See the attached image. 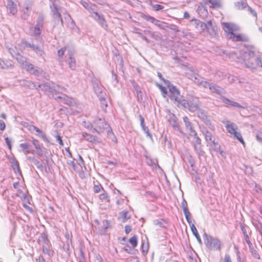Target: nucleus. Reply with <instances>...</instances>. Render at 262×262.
I'll use <instances>...</instances> for the list:
<instances>
[{
    "mask_svg": "<svg viewBox=\"0 0 262 262\" xmlns=\"http://www.w3.org/2000/svg\"><path fill=\"white\" fill-rule=\"evenodd\" d=\"M239 56L247 68L252 69H256L258 66L262 68V59L255 55L253 48L241 50Z\"/></svg>",
    "mask_w": 262,
    "mask_h": 262,
    "instance_id": "nucleus-1",
    "label": "nucleus"
},
{
    "mask_svg": "<svg viewBox=\"0 0 262 262\" xmlns=\"http://www.w3.org/2000/svg\"><path fill=\"white\" fill-rule=\"evenodd\" d=\"M190 70L192 73L191 74L187 73V76L189 79L194 82L202 85L204 88L209 89L212 93H215L219 95H221L226 93L225 90L222 88L216 85L213 83H210L206 81L203 78L200 77L199 75L194 72L192 68H191Z\"/></svg>",
    "mask_w": 262,
    "mask_h": 262,
    "instance_id": "nucleus-2",
    "label": "nucleus"
},
{
    "mask_svg": "<svg viewBox=\"0 0 262 262\" xmlns=\"http://www.w3.org/2000/svg\"><path fill=\"white\" fill-rule=\"evenodd\" d=\"M180 104L185 108L188 109L190 112H194L199 110L201 102L198 97L194 96H189L187 100L182 99Z\"/></svg>",
    "mask_w": 262,
    "mask_h": 262,
    "instance_id": "nucleus-3",
    "label": "nucleus"
},
{
    "mask_svg": "<svg viewBox=\"0 0 262 262\" xmlns=\"http://www.w3.org/2000/svg\"><path fill=\"white\" fill-rule=\"evenodd\" d=\"M204 243L206 247L211 250H219L221 248L222 243L217 238L204 233L203 234Z\"/></svg>",
    "mask_w": 262,
    "mask_h": 262,
    "instance_id": "nucleus-4",
    "label": "nucleus"
},
{
    "mask_svg": "<svg viewBox=\"0 0 262 262\" xmlns=\"http://www.w3.org/2000/svg\"><path fill=\"white\" fill-rule=\"evenodd\" d=\"M225 124L227 132L234 138L237 139L242 144H245V142L242 138L240 132H238V127L236 124L230 122L229 120L225 121L223 122Z\"/></svg>",
    "mask_w": 262,
    "mask_h": 262,
    "instance_id": "nucleus-5",
    "label": "nucleus"
},
{
    "mask_svg": "<svg viewBox=\"0 0 262 262\" xmlns=\"http://www.w3.org/2000/svg\"><path fill=\"white\" fill-rule=\"evenodd\" d=\"M95 127L92 130V132H97L99 134L103 132L104 129L109 128V124H107L103 119L97 118L96 119L94 122ZM109 129L107 130V132Z\"/></svg>",
    "mask_w": 262,
    "mask_h": 262,
    "instance_id": "nucleus-6",
    "label": "nucleus"
},
{
    "mask_svg": "<svg viewBox=\"0 0 262 262\" xmlns=\"http://www.w3.org/2000/svg\"><path fill=\"white\" fill-rule=\"evenodd\" d=\"M92 84L94 91L99 98H106V94L105 92L104 88L98 80H93L92 81Z\"/></svg>",
    "mask_w": 262,
    "mask_h": 262,
    "instance_id": "nucleus-7",
    "label": "nucleus"
},
{
    "mask_svg": "<svg viewBox=\"0 0 262 262\" xmlns=\"http://www.w3.org/2000/svg\"><path fill=\"white\" fill-rule=\"evenodd\" d=\"M167 86L170 93V98L171 100H174L178 103L180 104L182 99L179 91L177 89L176 86L170 84V83L167 84Z\"/></svg>",
    "mask_w": 262,
    "mask_h": 262,
    "instance_id": "nucleus-8",
    "label": "nucleus"
},
{
    "mask_svg": "<svg viewBox=\"0 0 262 262\" xmlns=\"http://www.w3.org/2000/svg\"><path fill=\"white\" fill-rule=\"evenodd\" d=\"M55 99L58 102H63V103L69 105L76 106L77 104L75 99H74L66 95H63L62 96H58L55 98Z\"/></svg>",
    "mask_w": 262,
    "mask_h": 262,
    "instance_id": "nucleus-9",
    "label": "nucleus"
},
{
    "mask_svg": "<svg viewBox=\"0 0 262 262\" xmlns=\"http://www.w3.org/2000/svg\"><path fill=\"white\" fill-rule=\"evenodd\" d=\"M202 132L204 135L206 141L207 142L208 144H209L211 147H214V148H216L217 145V143L215 142L214 138L211 133L206 129L202 130Z\"/></svg>",
    "mask_w": 262,
    "mask_h": 262,
    "instance_id": "nucleus-10",
    "label": "nucleus"
},
{
    "mask_svg": "<svg viewBox=\"0 0 262 262\" xmlns=\"http://www.w3.org/2000/svg\"><path fill=\"white\" fill-rule=\"evenodd\" d=\"M21 43L25 48H31L34 51L36 52L37 54L39 56H41L44 54L43 50L39 46H35L33 43H31L25 40H23Z\"/></svg>",
    "mask_w": 262,
    "mask_h": 262,
    "instance_id": "nucleus-11",
    "label": "nucleus"
},
{
    "mask_svg": "<svg viewBox=\"0 0 262 262\" xmlns=\"http://www.w3.org/2000/svg\"><path fill=\"white\" fill-rule=\"evenodd\" d=\"M222 26L224 30L228 34V37L229 38L231 33L237 30V27L234 24L228 23H223Z\"/></svg>",
    "mask_w": 262,
    "mask_h": 262,
    "instance_id": "nucleus-12",
    "label": "nucleus"
},
{
    "mask_svg": "<svg viewBox=\"0 0 262 262\" xmlns=\"http://www.w3.org/2000/svg\"><path fill=\"white\" fill-rule=\"evenodd\" d=\"M168 121L174 129L178 130H180V126L178 123L177 117L173 114L169 112H168Z\"/></svg>",
    "mask_w": 262,
    "mask_h": 262,
    "instance_id": "nucleus-13",
    "label": "nucleus"
},
{
    "mask_svg": "<svg viewBox=\"0 0 262 262\" xmlns=\"http://www.w3.org/2000/svg\"><path fill=\"white\" fill-rule=\"evenodd\" d=\"M91 14L92 15V16L96 20H97L99 22V23L102 26V27L107 26L106 24H105V21L104 20L103 16L99 14L97 12L95 11V9L91 13Z\"/></svg>",
    "mask_w": 262,
    "mask_h": 262,
    "instance_id": "nucleus-14",
    "label": "nucleus"
},
{
    "mask_svg": "<svg viewBox=\"0 0 262 262\" xmlns=\"http://www.w3.org/2000/svg\"><path fill=\"white\" fill-rule=\"evenodd\" d=\"M205 25L206 26L205 29L207 30V32L210 35H213L216 34L217 30L216 26L211 20H208Z\"/></svg>",
    "mask_w": 262,
    "mask_h": 262,
    "instance_id": "nucleus-15",
    "label": "nucleus"
},
{
    "mask_svg": "<svg viewBox=\"0 0 262 262\" xmlns=\"http://www.w3.org/2000/svg\"><path fill=\"white\" fill-rule=\"evenodd\" d=\"M131 214L127 210H123L119 212L118 220L122 223H125L127 220L130 219Z\"/></svg>",
    "mask_w": 262,
    "mask_h": 262,
    "instance_id": "nucleus-16",
    "label": "nucleus"
},
{
    "mask_svg": "<svg viewBox=\"0 0 262 262\" xmlns=\"http://www.w3.org/2000/svg\"><path fill=\"white\" fill-rule=\"evenodd\" d=\"M7 8L12 15L16 14L17 11L16 4L12 0H7Z\"/></svg>",
    "mask_w": 262,
    "mask_h": 262,
    "instance_id": "nucleus-17",
    "label": "nucleus"
},
{
    "mask_svg": "<svg viewBox=\"0 0 262 262\" xmlns=\"http://www.w3.org/2000/svg\"><path fill=\"white\" fill-rule=\"evenodd\" d=\"M38 87L40 89L45 92H54V90H56V89L54 88V85H52L51 83L46 82L44 83L40 84L38 85Z\"/></svg>",
    "mask_w": 262,
    "mask_h": 262,
    "instance_id": "nucleus-18",
    "label": "nucleus"
},
{
    "mask_svg": "<svg viewBox=\"0 0 262 262\" xmlns=\"http://www.w3.org/2000/svg\"><path fill=\"white\" fill-rule=\"evenodd\" d=\"M221 100L227 106H233L238 108H243L242 106L239 103L231 100L224 97H221Z\"/></svg>",
    "mask_w": 262,
    "mask_h": 262,
    "instance_id": "nucleus-19",
    "label": "nucleus"
},
{
    "mask_svg": "<svg viewBox=\"0 0 262 262\" xmlns=\"http://www.w3.org/2000/svg\"><path fill=\"white\" fill-rule=\"evenodd\" d=\"M32 3L31 1L26 2L25 4V7L23 9V12L24 13V18H26L29 15V14L32 9Z\"/></svg>",
    "mask_w": 262,
    "mask_h": 262,
    "instance_id": "nucleus-20",
    "label": "nucleus"
},
{
    "mask_svg": "<svg viewBox=\"0 0 262 262\" xmlns=\"http://www.w3.org/2000/svg\"><path fill=\"white\" fill-rule=\"evenodd\" d=\"M52 16L54 19L55 23L57 21H60L62 26L63 25V19L61 17L60 13L59 12V10L55 9L51 11Z\"/></svg>",
    "mask_w": 262,
    "mask_h": 262,
    "instance_id": "nucleus-21",
    "label": "nucleus"
},
{
    "mask_svg": "<svg viewBox=\"0 0 262 262\" xmlns=\"http://www.w3.org/2000/svg\"><path fill=\"white\" fill-rule=\"evenodd\" d=\"M183 121L185 123L186 129L192 133L193 135H196V131L193 129L191 123L189 121V119L187 117H183Z\"/></svg>",
    "mask_w": 262,
    "mask_h": 262,
    "instance_id": "nucleus-22",
    "label": "nucleus"
},
{
    "mask_svg": "<svg viewBox=\"0 0 262 262\" xmlns=\"http://www.w3.org/2000/svg\"><path fill=\"white\" fill-rule=\"evenodd\" d=\"M51 244L48 245H42V252L45 254L48 255L49 256L53 255L54 251L51 248Z\"/></svg>",
    "mask_w": 262,
    "mask_h": 262,
    "instance_id": "nucleus-23",
    "label": "nucleus"
},
{
    "mask_svg": "<svg viewBox=\"0 0 262 262\" xmlns=\"http://www.w3.org/2000/svg\"><path fill=\"white\" fill-rule=\"evenodd\" d=\"M192 21L194 22L195 27L199 31H204L206 27L205 23L196 19H193Z\"/></svg>",
    "mask_w": 262,
    "mask_h": 262,
    "instance_id": "nucleus-24",
    "label": "nucleus"
},
{
    "mask_svg": "<svg viewBox=\"0 0 262 262\" xmlns=\"http://www.w3.org/2000/svg\"><path fill=\"white\" fill-rule=\"evenodd\" d=\"M38 243L42 245H48L51 244L48 238L47 235L45 233H42L38 238Z\"/></svg>",
    "mask_w": 262,
    "mask_h": 262,
    "instance_id": "nucleus-25",
    "label": "nucleus"
},
{
    "mask_svg": "<svg viewBox=\"0 0 262 262\" xmlns=\"http://www.w3.org/2000/svg\"><path fill=\"white\" fill-rule=\"evenodd\" d=\"M37 168L42 170L46 168V165L42 161H39L35 159L33 163Z\"/></svg>",
    "mask_w": 262,
    "mask_h": 262,
    "instance_id": "nucleus-26",
    "label": "nucleus"
},
{
    "mask_svg": "<svg viewBox=\"0 0 262 262\" xmlns=\"http://www.w3.org/2000/svg\"><path fill=\"white\" fill-rule=\"evenodd\" d=\"M20 147L21 148L22 150L25 155L31 152V146L27 143H21L20 144Z\"/></svg>",
    "mask_w": 262,
    "mask_h": 262,
    "instance_id": "nucleus-27",
    "label": "nucleus"
},
{
    "mask_svg": "<svg viewBox=\"0 0 262 262\" xmlns=\"http://www.w3.org/2000/svg\"><path fill=\"white\" fill-rule=\"evenodd\" d=\"M153 223L155 225L161 228H165L166 225V221L162 219L155 220Z\"/></svg>",
    "mask_w": 262,
    "mask_h": 262,
    "instance_id": "nucleus-28",
    "label": "nucleus"
},
{
    "mask_svg": "<svg viewBox=\"0 0 262 262\" xmlns=\"http://www.w3.org/2000/svg\"><path fill=\"white\" fill-rule=\"evenodd\" d=\"M190 228H191V230L193 233V234L194 235V236L196 237V238L197 239L198 241L200 243H202V241H201V237L198 232V231H197V229L195 227V226H194V225L193 224H192L191 225H190Z\"/></svg>",
    "mask_w": 262,
    "mask_h": 262,
    "instance_id": "nucleus-29",
    "label": "nucleus"
},
{
    "mask_svg": "<svg viewBox=\"0 0 262 262\" xmlns=\"http://www.w3.org/2000/svg\"><path fill=\"white\" fill-rule=\"evenodd\" d=\"M30 74L36 76H39L45 74V72L41 68L36 67L32 70Z\"/></svg>",
    "mask_w": 262,
    "mask_h": 262,
    "instance_id": "nucleus-30",
    "label": "nucleus"
},
{
    "mask_svg": "<svg viewBox=\"0 0 262 262\" xmlns=\"http://www.w3.org/2000/svg\"><path fill=\"white\" fill-rule=\"evenodd\" d=\"M235 6L238 10H242L246 8L248 6L247 3L245 1L237 2L235 3Z\"/></svg>",
    "mask_w": 262,
    "mask_h": 262,
    "instance_id": "nucleus-31",
    "label": "nucleus"
},
{
    "mask_svg": "<svg viewBox=\"0 0 262 262\" xmlns=\"http://www.w3.org/2000/svg\"><path fill=\"white\" fill-rule=\"evenodd\" d=\"M82 137L84 138L86 141L90 142H94L96 141L95 137L93 136V135L87 134L86 133H82Z\"/></svg>",
    "mask_w": 262,
    "mask_h": 262,
    "instance_id": "nucleus-32",
    "label": "nucleus"
},
{
    "mask_svg": "<svg viewBox=\"0 0 262 262\" xmlns=\"http://www.w3.org/2000/svg\"><path fill=\"white\" fill-rule=\"evenodd\" d=\"M17 61L23 67L25 66V64L27 63L26 61V59L25 57L20 55L19 54H16V57H15Z\"/></svg>",
    "mask_w": 262,
    "mask_h": 262,
    "instance_id": "nucleus-33",
    "label": "nucleus"
},
{
    "mask_svg": "<svg viewBox=\"0 0 262 262\" xmlns=\"http://www.w3.org/2000/svg\"><path fill=\"white\" fill-rule=\"evenodd\" d=\"M68 64L69 68L73 70H75L76 67V60L74 57H70L68 59Z\"/></svg>",
    "mask_w": 262,
    "mask_h": 262,
    "instance_id": "nucleus-34",
    "label": "nucleus"
},
{
    "mask_svg": "<svg viewBox=\"0 0 262 262\" xmlns=\"http://www.w3.org/2000/svg\"><path fill=\"white\" fill-rule=\"evenodd\" d=\"M12 163V167L15 172H18L19 173L20 172V169L19 166V163L17 161L15 160H13L11 162Z\"/></svg>",
    "mask_w": 262,
    "mask_h": 262,
    "instance_id": "nucleus-35",
    "label": "nucleus"
},
{
    "mask_svg": "<svg viewBox=\"0 0 262 262\" xmlns=\"http://www.w3.org/2000/svg\"><path fill=\"white\" fill-rule=\"evenodd\" d=\"M229 38L232 39L233 41H236L244 40L243 37L241 35H236L234 33L231 34L230 36H229Z\"/></svg>",
    "mask_w": 262,
    "mask_h": 262,
    "instance_id": "nucleus-36",
    "label": "nucleus"
},
{
    "mask_svg": "<svg viewBox=\"0 0 262 262\" xmlns=\"http://www.w3.org/2000/svg\"><path fill=\"white\" fill-rule=\"evenodd\" d=\"M156 22L154 21V24L156 26H158L159 28L161 29H166V28H168L167 26H166V23L164 22H161L159 20L156 19Z\"/></svg>",
    "mask_w": 262,
    "mask_h": 262,
    "instance_id": "nucleus-37",
    "label": "nucleus"
},
{
    "mask_svg": "<svg viewBox=\"0 0 262 262\" xmlns=\"http://www.w3.org/2000/svg\"><path fill=\"white\" fill-rule=\"evenodd\" d=\"M44 16L40 14L38 17L36 26L42 28L43 25Z\"/></svg>",
    "mask_w": 262,
    "mask_h": 262,
    "instance_id": "nucleus-38",
    "label": "nucleus"
},
{
    "mask_svg": "<svg viewBox=\"0 0 262 262\" xmlns=\"http://www.w3.org/2000/svg\"><path fill=\"white\" fill-rule=\"evenodd\" d=\"M101 190L104 191L101 184H99L98 183V184H94L93 191L95 193L100 192Z\"/></svg>",
    "mask_w": 262,
    "mask_h": 262,
    "instance_id": "nucleus-39",
    "label": "nucleus"
},
{
    "mask_svg": "<svg viewBox=\"0 0 262 262\" xmlns=\"http://www.w3.org/2000/svg\"><path fill=\"white\" fill-rule=\"evenodd\" d=\"M194 148L199 156H203L204 155V151L202 149L201 145H194Z\"/></svg>",
    "mask_w": 262,
    "mask_h": 262,
    "instance_id": "nucleus-40",
    "label": "nucleus"
},
{
    "mask_svg": "<svg viewBox=\"0 0 262 262\" xmlns=\"http://www.w3.org/2000/svg\"><path fill=\"white\" fill-rule=\"evenodd\" d=\"M35 68V67L33 64L28 62L26 63L25 66L24 67V68H25L26 70V71L29 72L30 73L32 71V70H33V69Z\"/></svg>",
    "mask_w": 262,
    "mask_h": 262,
    "instance_id": "nucleus-41",
    "label": "nucleus"
},
{
    "mask_svg": "<svg viewBox=\"0 0 262 262\" xmlns=\"http://www.w3.org/2000/svg\"><path fill=\"white\" fill-rule=\"evenodd\" d=\"M81 4L85 9H88L90 13H91L95 9L94 8H92L90 6V4L86 2L82 1Z\"/></svg>",
    "mask_w": 262,
    "mask_h": 262,
    "instance_id": "nucleus-42",
    "label": "nucleus"
},
{
    "mask_svg": "<svg viewBox=\"0 0 262 262\" xmlns=\"http://www.w3.org/2000/svg\"><path fill=\"white\" fill-rule=\"evenodd\" d=\"M129 243L132 245L133 247H135L137 245V237L136 235L133 236L129 240Z\"/></svg>",
    "mask_w": 262,
    "mask_h": 262,
    "instance_id": "nucleus-43",
    "label": "nucleus"
},
{
    "mask_svg": "<svg viewBox=\"0 0 262 262\" xmlns=\"http://www.w3.org/2000/svg\"><path fill=\"white\" fill-rule=\"evenodd\" d=\"M198 111V117L202 120H206L207 119V116L205 113L204 111L201 109L199 108Z\"/></svg>",
    "mask_w": 262,
    "mask_h": 262,
    "instance_id": "nucleus-44",
    "label": "nucleus"
},
{
    "mask_svg": "<svg viewBox=\"0 0 262 262\" xmlns=\"http://www.w3.org/2000/svg\"><path fill=\"white\" fill-rule=\"evenodd\" d=\"M54 88L56 89V90H54V92L55 93H61L67 91L66 88L60 86L59 85H54Z\"/></svg>",
    "mask_w": 262,
    "mask_h": 262,
    "instance_id": "nucleus-45",
    "label": "nucleus"
},
{
    "mask_svg": "<svg viewBox=\"0 0 262 262\" xmlns=\"http://www.w3.org/2000/svg\"><path fill=\"white\" fill-rule=\"evenodd\" d=\"M213 8H217L220 6L219 0H208Z\"/></svg>",
    "mask_w": 262,
    "mask_h": 262,
    "instance_id": "nucleus-46",
    "label": "nucleus"
},
{
    "mask_svg": "<svg viewBox=\"0 0 262 262\" xmlns=\"http://www.w3.org/2000/svg\"><path fill=\"white\" fill-rule=\"evenodd\" d=\"M41 27L35 26L33 29V34L34 36H38L40 34L41 32Z\"/></svg>",
    "mask_w": 262,
    "mask_h": 262,
    "instance_id": "nucleus-47",
    "label": "nucleus"
},
{
    "mask_svg": "<svg viewBox=\"0 0 262 262\" xmlns=\"http://www.w3.org/2000/svg\"><path fill=\"white\" fill-rule=\"evenodd\" d=\"M75 54V50L73 47H68V55L69 56V58L70 57H74V55Z\"/></svg>",
    "mask_w": 262,
    "mask_h": 262,
    "instance_id": "nucleus-48",
    "label": "nucleus"
},
{
    "mask_svg": "<svg viewBox=\"0 0 262 262\" xmlns=\"http://www.w3.org/2000/svg\"><path fill=\"white\" fill-rule=\"evenodd\" d=\"M50 1L52 3V5H50L51 11L52 10L58 9V0H50Z\"/></svg>",
    "mask_w": 262,
    "mask_h": 262,
    "instance_id": "nucleus-49",
    "label": "nucleus"
},
{
    "mask_svg": "<svg viewBox=\"0 0 262 262\" xmlns=\"http://www.w3.org/2000/svg\"><path fill=\"white\" fill-rule=\"evenodd\" d=\"M82 125L84 126L85 128H88L90 130H93V125L92 124H91L89 122H86L85 121H84L82 122Z\"/></svg>",
    "mask_w": 262,
    "mask_h": 262,
    "instance_id": "nucleus-50",
    "label": "nucleus"
},
{
    "mask_svg": "<svg viewBox=\"0 0 262 262\" xmlns=\"http://www.w3.org/2000/svg\"><path fill=\"white\" fill-rule=\"evenodd\" d=\"M105 98H99V100L100 101V105H101V107L103 109V110H105L107 106V103H106V101L105 100Z\"/></svg>",
    "mask_w": 262,
    "mask_h": 262,
    "instance_id": "nucleus-51",
    "label": "nucleus"
},
{
    "mask_svg": "<svg viewBox=\"0 0 262 262\" xmlns=\"http://www.w3.org/2000/svg\"><path fill=\"white\" fill-rule=\"evenodd\" d=\"M215 76L216 78L220 79H223L225 78L227 76V75L225 74L222 72L217 71L216 72Z\"/></svg>",
    "mask_w": 262,
    "mask_h": 262,
    "instance_id": "nucleus-52",
    "label": "nucleus"
},
{
    "mask_svg": "<svg viewBox=\"0 0 262 262\" xmlns=\"http://www.w3.org/2000/svg\"><path fill=\"white\" fill-rule=\"evenodd\" d=\"M151 6L152 9L156 11H159L164 8L163 6H162V5H159V4H151Z\"/></svg>",
    "mask_w": 262,
    "mask_h": 262,
    "instance_id": "nucleus-53",
    "label": "nucleus"
},
{
    "mask_svg": "<svg viewBox=\"0 0 262 262\" xmlns=\"http://www.w3.org/2000/svg\"><path fill=\"white\" fill-rule=\"evenodd\" d=\"M142 17L144 19H145V20H146L147 21H150L152 24L154 23V21H156V22L157 21H156V19L155 18H154V17L151 16L144 15L142 16Z\"/></svg>",
    "mask_w": 262,
    "mask_h": 262,
    "instance_id": "nucleus-54",
    "label": "nucleus"
},
{
    "mask_svg": "<svg viewBox=\"0 0 262 262\" xmlns=\"http://www.w3.org/2000/svg\"><path fill=\"white\" fill-rule=\"evenodd\" d=\"M99 198L102 201H105L106 202H108V194L106 192L102 193L100 194Z\"/></svg>",
    "mask_w": 262,
    "mask_h": 262,
    "instance_id": "nucleus-55",
    "label": "nucleus"
},
{
    "mask_svg": "<svg viewBox=\"0 0 262 262\" xmlns=\"http://www.w3.org/2000/svg\"><path fill=\"white\" fill-rule=\"evenodd\" d=\"M181 205H182V207L183 208L184 213L189 211L188 207H187V202L185 200H183L182 201Z\"/></svg>",
    "mask_w": 262,
    "mask_h": 262,
    "instance_id": "nucleus-56",
    "label": "nucleus"
},
{
    "mask_svg": "<svg viewBox=\"0 0 262 262\" xmlns=\"http://www.w3.org/2000/svg\"><path fill=\"white\" fill-rule=\"evenodd\" d=\"M184 213L185 218H186L187 222L189 223V224L190 226L192 224H191V222H192L191 219L190 217V213L189 212V211H188V212H184Z\"/></svg>",
    "mask_w": 262,
    "mask_h": 262,
    "instance_id": "nucleus-57",
    "label": "nucleus"
},
{
    "mask_svg": "<svg viewBox=\"0 0 262 262\" xmlns=\"http://www.w3.org/2000/svg\"><path fill=\"white\" fill-rule=\"evenodd\" d=\"M250 250H251V252L252 253V254L253 255V257H254L255 258H257V259H259L260 258V256L258 253V252H257L256 250H255L253 248V247H252L251 248V249H250Z\"/></svg>",
    "mask_w": 262,
    "mask_h": 262,
    "instance_id": "nucleus-58",
    "label": "nucleus"
},
{
    "mask_svg": "<svg viewBox=\"0 0 262 262\" xmlns=\"http://www.w3.org/2000/svg\"><path fill=\"white\" fill-rule=\"evenodd\" d=\"M8 63L9 65L6 66L4 61H0V68L4 69L8 68L9 66H11V62L9 61Z\"/></svg>",
    "mask_w": 262,
    "mask_h": 262,
    "instance_id": "nucleus-59",
    "label": "nucleus"
},
{
    "mask_svg": "<svg viewBox=\"0 0 262 262\" xmlns=\"http://www.w3.org/2000/svg\"><path fill=\"white\" fill-rule=\"evenodd\" d=\"M228 81L230 83H233L237 80V78L236 77H235L234 76L228 75Z\"/></svg>",
    "mask_w": 262,
    "mask_h": 262,
    "instance_id": "nucleus-60",
    "label": "nucleus"
},
{
    "mask_svg": "<svg viewBox=\"0 0 262 262\" xmlns=\"http://www.w3.org/2000/svg\"><path fill=\"white\" fill-rule=\"evenodd\" d=\"M116 59H117L118 62L120 63V66L121 68H123V59L120 55H117L116 54Z\"/></svg>",
    "mask_w": 262,
    "mask_h": 262,
    "instance_id": "nucleus-61",
    "label": "nucleus"
},
{
    "mask_svg": "<svg viewBox=\"0 0 262 262\" xmlns=\"http://www.w3.org/2000/svg\"><path fill=\"white\" fill-rule=\"evenodd\" d=\"M32 143L37 149H41V145H40L39 142L37 140L34 139L33 140Z\"/></svg>",
    "mask_w": 262,
    "mask_h": 262,
    "instance_id": "nucleus-62",
    "label": "nucleus"
},
{
    "mask_svg": "<svg viewBox=\"0 0 262 262\" xmlns=\"http://www.w3.org/2000/svg\"><path fill=\"white\" fill-rule=\"evenodd\" d=\"M195 139V144L194 145H201V139L197 136V133L196 132V135H193Z\"/></svg>",
    "mask_w": 262,
    "mask_h": 262,
    "instance_id": "nucleus-63",
    "label": "nucleus"
},
{
    "mask_svg": "<svg viewBox=\"0 0 262 262\" xmlns=\"http://www.w3.org/2000/svg\"><path fill=\"white\" fill-rule=\"evenodd\" d=\"M66 48L64 47V48H62L60 50H59L58 51V56L62 57L63 55L64 54V52L66 51Z\"/></svg>",
    "mask_w": 262,
    "mask_h": 262,
    "instance_id": "nucleus-64",
    "label": "nucleus"
}]
</instances>
